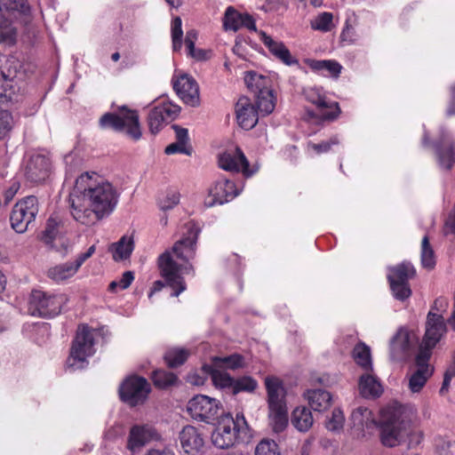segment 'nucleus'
<instances>
[{
	"label": "nucleus",
	"mask_w": 455,
	"mask_h": 455,
	"mask_svg": "<svg viewBox=\"0 0 455 455\" xmlns=\"http://www.w3.org/2000/svg\"><path fill=\"white\" fill-rule=\"evenodd\" d=\"M118 198L110 182L96 172H84L76 179L69 195L71 214L81 224L92 226L114 212Z\"/></svg>",
	"instance_id": "f257e3e1"
},
{
	"label": "nucleus",
	"mask_w": 455,
	"mask_h": 455,
	"mask_svg": "<svg viewBox=\"0 0 455 455\" xmlns=\"http://www.w3.org/2000/svg\"><path fill=\"white\" fill-rule=\"evenodd\" d=\"M187 234L172 247L171 251H165L158 258V266L163 281H156L148 294L151 298L155 292L162 290L166 284L172 289L171 296L178 297L186 290V283L182 277L183 273L193 271V266L189 260L193 259L196 252V243L200 228L195 222L186 224Z\"/></svg>",
	"instance_id": "f03ea898"
},
{
	"label": "nucleus",
	"mask_w": 455,
	"mask_h": 455,
	"mask_svg": "<svg viewBox=\"0 0 455 455\" xmlns=\"http://www.w3.org/2000/svg\"><path fill=\"white\" fill-rule=\"evenodd\" d=\"M411 422L404 407L395 403L381 411L379 422L380 441L384 446L395 447L411 435Z\"/></svg>",
	"instance_id": "7ed1b4c3"
},
{
	"label": "nucleus",
	"mask_w": 455,
	"mask_h": 455,
	"mask_svg": "<svg viewBox=\"0 0 455 455\" xmlns=\"http://www.w3.org/2000/svg\"><path fill=\"white\" fill-rule=\"evenodd\" d=\"M250 436L249 426L243 414H236L233 419L230 414L221 417L216 429L212 434V443L220 449L232 447L237 440Z\"/></svg>",
	"instance_id": "20e7f679"
},
{
	"label": "nucleus",
	"mask_w": 455,
	"mask_h": 455,
	"mask_svg": "<svg viewBox=\"0 0 455 455\" xmlns=\"http://www.w3.org/2000/svg\"><path fill=\"white\" fill-rule=\"evenodd\" d=\"M101 129H111L123 132L133 140H139L141 136L139 115L136 110L122 106L117 113H105L99 121Z\"/></svg>",
	"instance_id": "39448f33"
},
{
	"label": "nucleus",
	"mask_w": 455,
	"mask_h": 455,
	"mask_svg": "<svg viewBox=\"0 0 455 455\" xmlns=\"http://www.w3.org/2000/svg\"><path fill=\"white\" fill-rule=\"evenodd\" d=\"M94 332L87 325L77 328L76 337L70 347L67 366L72 371L84 369L88 365V358L95 353Z\"/></svg>",
	"instance_id": "423d86ee"
},
{
	"label": "nucleus",
	"mask_w": 455,
	"mask_h": 455,
	"mask_svg": "<svg viewBox=\"0 0 455 455\" xmlns=\"http://www.w3.org/2000/svg\"><path fill=\"white\" fill-rule=\"evenodd\" d=\"M63 294H52L43 291H33L28 310L34 316L52 318L58 315L66 303Z\"/></svg>",
	"instance_id": "0eeeda50"
},
{
	"label": "nucleus",
	"mask_w": 455,
	"mask_h": 455,
	"mask_svg": "<svg viewBox=\"0 0 455 455\" xmlns=\"http://www.w3.org/2000/svg\"><path fill=\"white\" fill-rule=\"evenodd\" d=\"M387 269V280L393 296L397 300L404 301L411 295L409 280L416 274L414 267L410 262H403Z\"/></svg>",
	"instance_id": "6e6552de"
},
{
	"label": "nucleus",
	"mask_w": 455,
	"mask_h": 455,
	"mask_svg": "<svg viewBox=\"0 0 455 455\" xmlns=\"http://www.w3.org/2000/svg\"><path fill=\"white\" fill-rule=\"evenodd\" d=\"M39 212L38 200L34 196H28L17 202L10 216L12 228L19 234L25 233L32 224Z\"/></svg>",
	"instance_id": "1a4fd4ad"
},
{
	"label": "nucleus",
	"mask_w": 455,
	"mask_h": 455,
	"mask_svg": "<svg viewBox=\"0 0 455 455\" xmlns=\"http://www.w3.org/2000/svg\"><path fill=\"white\" fill-rule=\"evenodd\" d=\"M150 391L151 386L145 378L132 375L120 385L119 395L123 402L134 407L144 403Z\"/></svg>",
	"instance_id": "9d476101"
},
{
	"label": "nucleus",
	"mask_w": 455,
	"mask_h": 455,
	"mask_svg": "<svg viewBox=\"0 0 455 455\" xmlns=\"http://www.w3.org/2000/svg\"><path fill=\"white\" fill-rule=\"evenodd\" d=\"M446 324L441 315L429 312L427 316L426 331L418 354L431 357L432 349L446 333Z\"/></svg>",
	"instance_id": "9b49d317"
},
{
	"label": "nucleus",
	"mask_w": 455,
	"mask_h": 455,
	"mask_svg": "<svg viewBox=\"0 0 455 455\" xmlns=\"http://www.w3.org/2000/svg\"><path fill=\"white\" fill-rule=\"evenodd\" d=\"M220 403L214 398L198 395L189 400L188 411L195 419L212 423L218 418Z\"/></svg>",
	"instance_id": "f8f14e48"
},
{
	"label": "nucleus",
	"mask_w": 455,
	"mask_h": 455,
	"mask_svg": "<svg viewBox=\"0 0 455 455\" xmlns=\"http://www.w3.org/2000/svg\"><path fill=\"white\" fill-rule=\"evenodd\" d=\"M303 94L305 99L314 104L318 113L315 114L311 110H307L309 117L319 116L323 120H334L340 113L338 102H331L326 100V97L321 92L320 89L309 87L304 90Z\"/></svg>",
	"instance_id": "ddd939ff"
},
{
	"label": "nucleus",
	"mask_w": 455,
	"mask_h": 455,
	"mask_svg": "<svg viewBox=\"0 0 455 455\" xmlns=\"http://www.w3.org/2000/svg\"><path fill=\"white\" fill-rule=\"evenodd\" d=\"M241 190L238 189L234 181L221 178L218 180L213 187L209 189V196L205 199L206 207H212L216 204H224L235 198Z\"/></svg>",
	"instance_id": "4468645a"
},
{
	"label": "nucleus",
	"mask_w": 455,
	"mask_h": 455,
	"mask_svg": "<svg viewBox=\"0 0 455 455\" xmlns=\"http://www.w3.org/2000/svg\"><path fill=\"white\" fill-rule=\"evenodd\" d=\"M51 171L52 161L47 155L33 154L25 166V176L32 183H41L50 176Z\"/></svg>",
	"instance_id": "2eb2a0df"
},
{
	"label": "nucleus",
	"mask_w": 455,
	"mask_h": 455,
	"mask_svg": "<svg viewBox=\"0 0 455 455\" xmlns=\"http://www.w3.org/2000/svg\"><path fill=\"white\" fill-rule=\"evenodd\" d=\"M219 166L228 172H242L245 177H251L257 170H251L249 161L239 148L227 151L219 156Z\"/></svg>",
	"instance_id": "dca6fc26"
},
{
	"label": "nucleus",
	"mask_w": 455,
	"mask_h": 455,
	"mask_svg": "<svg viewBox=\"0 0 455 455\" xmlns=\"http://www.w3.org/2000/svg\"><path fill=\"white\" fill-rule=\"evenodd\" d=\"M60 225V220L56 217L51 216L47 220L41 240L51 249L55 250L60 252L62 257H65L69 251L70 245L65 239L58 236Z\"/></svg>",
	"instance_id": "f3484780"
},
{
	"label": "nucleus",
	"mask_w": 455,
	"mask_h": 455,
	"mask_svg": "<svg viewBox=\"0 0 455 455\" xmlns=\"http://www.w3.org/2000/svg\"><path fill=\"white\" fill-rule=\"evenodd\" d=\"M430 357L423 354H418L415 358L416 369L409 377V388L411 392H419L432 376L434 369L429 365Z\"/></svg>",
	"instance_id": "a211bd4d"
},
{
	"label": "nucleus",
	"mask_w": 455,
	"mask_h": 455,
	"mask_svg": "<svg viewBox=\"0 0 455 455\" xmlns=\"http://www.w3.org/2000/svg\"><path fill=\"white\" fill-rule=\"evenodd\" d=\"M172 83L176 93L186 104L191 107L199 105V87L193 77L183 75Z\"/></svg>",
	"instance_id": "6ab92c4d"
},
{
	"label": "nucleus",
	"mask_w": 455,
	"mask_h": 455,
	"mask_svg": "<svg viewBox=\"0 0 455 455\" xmlns=\"http://www.w3.org/2000/svg\"><path fill=\"white\" fill-rule=\"evenodd\" d=\"M259 35L264 45L276 59L287 66L299 64V60L291 54V52L283 42L274 40L264 31H260Z\"/></svg>",
	"instance_id": "aec40b11"
},
{
	"label": "nucleus",
	"mask_w": 455,
	"mask_h": 455,
	"mask_svg": "<svg viewBox=\"0 0 455 455\" xmlns=\"http://www.w3.org/2000/svg\"><path fill=\"white\" fill-rule=\"evenodd\" d=\"M235 114L239 125L246 130L253 128L258 123V111L247 97L238 100Z\"/></svg>",
	"instance_id": "412c9836"
},
{
	"label": "nucleus",
	"mask_w": 455,
	"mask_h": 455,
	"mask_svg": "<svg viewBox=\"0 0 455 455\" xmlns=\"http://www.w3.org/2000/svg\"><path fill=\"white\" fill-rule=\"evenodd\" d=\"M155 430L148 426H133L129 434L127 447L136 451L149 443L155 436Z\"/></svg>",
	"instance_id": "4be33fe9"
},
{
	"label": "nucleus",
	"mask_w": 455,
	"mask_h": 455,
	"mask_svg": "<svg viewBox=\"0 0 455 455\" xmlns=\"http://www.w3.org/2000/svg\"><path fill=\"white\" fill-rule=\"evenodd\" d=\"M265 385L267 392L268 408L285 407V389L282 382L275 377H267Z\"/></svg>",
	"instance_id": "5701e85b"
},
{
	"label": "nucleus",
	"mask_w": 455,
	"mask_h": 455,
	"mask_svg": "<svg viewBox=\"0 0 455 455\" xmlns=\"http://www.w3.org/2000/svg\"><path fill=\"white\" fill-rule=\"evenodd\" d=\"M182 449L186 453L199 451L204 446V439L198 430L192 426H186L180 433Z\"/></svg>",
	"instance_id": "b1692460"
},
{
	"label": "nucleus",
	"mask_w": 455,
	"mask_h": 455,
	"mask_svg": "<svg viewBox=\"0 0 455 455\" xmlns=\"http://www.w3.org/2000/svg\"><path fill=\"white\" fill-rule=\"evenodd\" d=\"M411 347L410 333L401 328L390 341V354L394 360L403 358Z\"/></svg>",
	"instance_id": "393cba45"
},
{
	"label": "nucleus",
	"mask_w": 455,
	"mask_h": 455,
	"mask_svg": "<svg viewBox=\"0 0 455 455\" xmlns=\"http://www.w3.org/2000/svg\"><path fill=\"white\" fill-rule=\"evenodd\" d=\"M435 154L440 168L451 170L455 163V145L451 140L435 145Z\"/></svg>",
	"instance_id": "a878e982"
},
{
	"label": "nucleus",
	"mask_w": 455,
	"mask_h": 455,
	"mask_svg": "<svg viewBox=\"0 0 455 455\" xmlns=\"http://www.w3.org/2000/svg\"><path fill=\"white\" fill-rule=\"evenodd\" d=\"M203 371L208 373L215 387L220 388H228L232 393L235 378L231 377L229 373L224 370L216 368L213 365H204Z\"/></svg>",
	"instance_id": "bb28decb"
},
{
	"label": "nucleus",
	"mask_w": 455,
	"mask_h": 455,
	"mask_svg": "<svg viewBox=\"0 0 455 455\" xmlns=\"http://www.w3.org/2000/svg\"><path fill=\"white\" fill-rule=\"evenodd\" d=\"M80 268L76 260L75 262H66L50 267L47 271V276L55 281L61 282L72 277Z\"/></svg>",
	"instance_id": "cd10ccee"
},
{
	"label": "nucleus",
	"mask_w": 455,
	"mask_h": 455,
	"mask_svg": "<svg viewBox=\"0 0 455 455\" xmlns=\"http://www.w3.org/2000/svg\"><path fill=\"white\" fill-rule=\"evenodd\" d=\"M291 422L299 432H307L313 426L314 419L310 409L302 406L297 407L291 414Z\"/></svg>",
	"instance_id": "c85d7f7f"
},
{
	"label": "nucleus",
	"mask_w": 455,
	"mask_h": 455,
	"mask_svg": "<svg viewBox=\"0 0 455 455\" xmlns=\"http://www.w3.org/2000/svg\"><path fill=\"white\" fill-rule=\"evenodd\" d=\"M359 392L364 398H375L382 394V387L372 375L365 374L359 379Z\"/></svg>",
	"instance_id": "c756f323"
},
{
	"label": "nucleus",
	"mask_w": 455,
	"mask_h": 455,
	"mask_svg": "<svg viewBox=\"0 0 455 455\" xmlns=\"http://www.w3.org/2000/svg\"><path fill=\"white\" fill-rule=\"evenodd\" d=\"M244 82L249 90L253 92L255 95L261 93L263 91L270 90V78L255 71L246 72Z\"/></svg>",
	"instance_id": "7c9ffc66"
},
{
	"label": "nucleus",
	"mask_w": 455,
	"mask_h": 455,
	"mask_svg": "<svg viewBox=\"0 0 455 455\" xmlns=\"http://www.w3.org/2000/svg\"><path fill=\"white\" fill-rule=\"evenodd\" d=\"M307 400L314 411H322L330 407L331 395L328 391L314 389L307 392Z\"/></svg>",
	"instance_id": "2f4dec72"
},
{
	"label": "nucleus",
	"mask_w": 455,
	"mask_h": 455,
	"mask_svg": "<svg viewBox=\"0 0 455 455\" xmlns=\"http://www.w3.org/2000/svg\"><path fill=\"white\" fill-rule=\"evenodd\" d=\"M18 31L13 23L0 13V44L12 46L17 41Z\"/></svg>",
	"instance_id": "473e14b6"
},
{
	"label": "nucleus",
	"mask_w": 455,
	"mask_h": 455,
	"mask_svg": "<svg viewBox=\"0 0 455 455\" xmlns=\"http://www.w3.org/2000/svg\"><path fill=\"white\" fill-rule=\"evenodd\" d=\"M269 425L275 433L283 432L288 426V410L285 407L268 408Z\"/></svg>",
	"instance_id": "72a5a7b5"
},
{
	"label": "nucleus",
	"mask_w": 455,
	"mask_h": 455,
	"mask_svg": "<svg viewBox=\"0 0 455 455\" xmlns=\"http://www.w3.org/2000/svg\"><path fill=\"white\" fill-rule=\"evenodd\" d=\"M0 12L28 17L30 14V6L26 0H0Z\"/></svg>",
	"instance_id": "f704fd0d"
},
{
	"label": "nucleus",
	"mask_w": 455,
	"mask_h": 455,
	"mask_svg": "<svg viewBox=\"0 0 455 455\" xmlns=\"http://www.w3.org/2000/svg\"><path fill=\"white\" fill-rule=\"evenodd\" d=\"M310 68L314 71L321 72L323 75H330L338 77L341 72L342 66L332 60H310L308 62Z\"/></svg>",
	"instance_id": "c9c22d12"
},
{
	"label": "nucleus",
	"mask_w": 455,
	"mask_h": 455,
	"mask_svg": "<svg viewBox=\"0 0 455 455\" xmlns=\"http://www.w3.org/2000/svg\"><path fill=\"white\" fill-rule=\"evenodd\" d=\"M351 420L353 427L358 429L370 427L375 424L371 411L366 407H358L352 411Z\"/></svg>",
	"instance_id": "e433bc0d"
},
{
	"label": "nucleus",
	"mask_w": 455,
	"mask_h": 455,
	"mask_svg": "<svg viewBox=\"0 0 455 455\" xmlns=\"http://www.w3.org/2000/svg\"><path fill=\"white\" fill-rule=\"evenodd\" d=\"M214 367L222 370L235 371L245 366L244 357L238 354H233L225 357H215L213 359Z\"/></svg>",
	"instance_id": "4c0bfd02"
},
{
	"label": "nucleus",
	"mask_w": 455,
	"mask_h": 455,
	"mask_svg": "<svg viewBox=\"0 0 455 455\" xmlns=\"http://www.w3.org/2000/svg\"><path fill=\"white\" fill-rule=\"evenodd\" d=\"M133 248V240L131 237L123 236L117 243L111 245L114 259L122 260L129 258Z\"/></svg>",
	"instance_id": "58836bf2"
},
{
	"label": "nucleus",
	"mask_w": 455,
	"mask_h": 455,
	"mask_svg": "<svg viewBox=\"0 0 455 455\" xmlns=\"http://www.w3.org/2000/svg\"><path fill=\"white\" fill-rule=\"evenodd\" d=\"M255 96L258 111L262 116H267L274 111L275 100L271 89L268 91H263L261 93Z\"/></svg>",
	"instance_id": "ea45409f"
},
{
	"label": "nucleus",
	"mask_w": 455,
	"mask_h": 455,
	"mask_svg": "<svg viewBox=\"0 0 455 455\" xmlns=\"http://www.w3.org/2000/svg\"><path fill=\"white\" fill-rule=\"evenodd\" d=\"M353 357L355 363L364 370H371L372 363L370 347L360 342L353 349Z\"/></svg>",
	"instance_id": "a19ab883"
},
{
	"label": "nucleus",
	"mask_w": 455,
	"mask_h": 455,
	"mask_svg": "<svg viewBox=\"0 0 455 455\" xmlns=\"http://www.w3.org/2000/svg\"><path fill=\"white\" fill-rule=\"evenodd\" d=\"M0 105L12 100V84L10 83L15 77V72L8 70L6 73L4 70L0 71Z\"/></svg>",
	"instance_id": "79ce46f5"
},
{
	"label": "nucleus",
	"mask_w": 455,
	"mask_h": 455,
	"mask_svg": "<svg viewBox=\"0 0 455 455\" xmlns=\"http://www.w3.org/2000/svg\"><path fill=\"white\" fill-rule=\"evenodd\" d=\"M258 381L251 376H242L234 380L232 389L233 395H237L241 392L253 393L258 388Z\"/></svg>",
	"instance_id": "37998d69"
},
{
	"label": "nucleus",
	"mask_w": 455,
	"mask_h": 455,
	"mask_svg": "<svg viewBox=\"0 0 455 455\" xmlns=\"http://www.w3.org/2000/svg\"><path fill=\"white\" fill-rule=\"evenodd\" d=\"M188 355V351L185 348H171L165 353L164 360L170 368H175L183 364Z\"/></svg>",
	"instance_id": "c03bdc74"
},
{
	"label": "nucleus",
	"mask_w": 455,
	"mask_h": 455,
	"mask_svg": "<svg viewBox=\"0 0 455 455\" xmlns=\"http://www.w3.org/2000/svg\"><path fill=\"white\" fill-rule=\"evenodd\" d=\"M168 122L160 105L152 108L148 114V123L151 133H157L164 123Z\"/></svg>",
	"instance_id": "a18cd8bd"
},
{
	"label": "nucleus",
	"mask_w": 455,
	"mask_h": 455,
	"mask_svg": "<svg viewBox=\"0 0 455 455\" xmlns=\"http://www.w3.org/2000/svg\"><path fill=\"white\" fill-rule=\"evenodd\" d=\"M178 380L177 376L170 371L156 370L152 373V381L159 388H166Z\"/></svg>",
	"instance_id": "49530a36"
},
{
	"label": "nucleus",
	"mask_w": 455,
	"mask_h": 455,
	"mask_svg": "<svg viewBox=\"0 0 455 455\" xmlns=\"http://www.w3.org/2000/svg\"><path fill=\"white\" fill-rule=\"evenodd\" d=\"M241 14L242 13L236 12L233 7H228L223 20V26L225 29L234 31L238 30L243 25Z\"/></svg>",
	"instance_id": "de8ad7c7"
},
{
	"label": "nucleus",
	"mask_w": 455,
	"mask_h": 455,
	"mask_svg": "<svg viewBox=\"0 0 455 455\" xmlns=\"http://www.w3.org/2000/svg\"><path fill=\"white\" fill-rule=\"evenodd\" d=\"M172 49L174 52H179L182 47V20L180 17H175L172 21L171 26Z\"/></svg>",
	"instance_id": "09e8293b"
},
{
	"label": "nucleus",
	"mask_w": 455,
	"mask_h": 455,
	"mask_svg": "<svg viewBox=\"0 0 455 455\" xmlns=\"http://www.w3.org/2000/svg\"><path fill=\"white\" fill-rule=\"evenodd\" d=\"M421 263L426 268H433L435 261L434 258V251L429 244V239L425 235L421 242Z\"/></svg>",
	"instance_id": "8fccbe9b"
},
{
	"label": "nucleus",
	"mask_w": 455,
	"mask_h": 455,
	"mask_svg": "<svg viewBox=\"0 0 455 455\" xmlns=\"http://www.w3.org/2000/svg\"><path fill=\"white\" fill-rule=\"evenodd\" d=\"M333 16L331 12H324L311 21V27L315 30L327 32L331 29Z\"/></svg>",
	"instance_id": "3c124183"
},
{
	"label": "nucleus",
	"mask_w": 455,
	"mask_h": 455,
	"mask_svg": "<svg viewBox=\"0 0 455 455\" xmlns=\"http://www.w3.org/2000/svg\"><path fill=\"white\" fill-rule=\"evenodd\" d=\"M345 417L343 411L339 408L333 410L331 417L326 421V428L330 431H339L343 428Z\"/></svg>",
	"instance_id": "603ef678"
},
{
	"label": "nucleus",
	"mask_w": 455,
	"mask_h": 455,
	"mask_svg": "<svg viewBox=\"0 0 455 455\" xmlns=\"http://www.w3.org/2000/svg\"><path fill=\"white\" fill-rule=\"evenodd\" d=\"M255 455H279L278 446L273 440H262L256 446Z\"/></svg>",
	"instance_id": "864d4df0"
},
{
	"label": "nucleus",
	"mask_w": 455,
	"mask_h": 455,
	"mask_svg": "<svg viewBox=\"0 0 455 455\" xmlns=\"http://www.w3.org/2000/svg\"><path fill=\"white\" fill-rule=\"evenodd\" d=\"M13 118L7 110L0 109V140L12 129Z\"/></svg>",
	"instance_id": "5fc2aeb1"
},
{
	"label": "nucleus",
	"mask_w": 455,
	"mask_h": 455,
	"mask_svg": "<svg viewBox=\"0 0 455 455\" xmlns=\"http://www.w3.org/2000/svg\"><path fill=\"white\" fill-rule=\"evenodd\" d=\"M67 174L72 175L82 166L83 160L76 153L70 152L64 156Z\"/></svg>",
	"instance_id": "6e6d98bb"
},
{
	"label": "nucleus",
	"mask_w": 455,
	"mask_h": 455,
	"mask_svg": "<svg viewBox=\"0 0 455 455\" xmlns=\"http://www.w3.org/2000/svg\"><path fill=\"white\" fill-rule=\"evenodd\" d=\"M435 445L437 455H455V442L439 438Z\"/></svg>",
	"instance_id": "4d7b16f0"
},
{
	"label": "nucleus",
	"mask_w": 455,
	"mask_h": 455,
	"mask_svg": "<svg viewBox=\"0 0 455 455\" xmlns=\"http://www.w3.org/2000/svg\"><path fill=\"white\" fill-rule=\"evenodd\" d=\"M453 377H455V349L453 352V363L451 364L444 372L443 381L439 391L441 395H444L448 392L451 380Z\"/></svg>",
	"instance_id": "13d9d810"
},
{
	"label": "nucleus",
	"mask_w": 455,
	"mask_h": 455,
	"mask_svg": "<svg viewBox=\"0 0 455 455\" xmlns=\"http://www.w3.org/2000/svg\"><path fill=\"white\" fill-rule=\"evenodd\" d=\"M164 152L167 155L181 153L187 156H190L192 154V148L189 145H185L176 141L174 143L168 145L165 148Z\"/></svg>",
	"instance_id": "bf43d9fd"
},
{
	"label": "nucleus",
	"mask_w": 455,
	"mask_h": 455,
	"mask_svg": "<svg viewBox=\"0 0 455 455\" xmlns=\"http://www.w3.org/2000/svg\"><path fill=\"white\" fill-rule=\"evenodd\" d=\"M339 144L338 138L332 137L328 141H323L321 143H309L308 147L311 148L317 154L326 153L328 152L332 145Z\"/></svg>",
	"instance_id": "052dcab7"
},
{
	"label": "nucleus",
	"mask_w": 455,
	"mask_h": 455,
	"mask_svg": "<svg viewBox=\"0 0 455 455\" xmlns=\"http://www.w3.org/2000/svg\"><path fill=\"white\" fill-rule=\"evenodd\" d=\"M180 202V195L172 193L166 196L165 199L159 201V207L163 211L172 209Z\"/></svg>",
	"instance_id": "680f3d73"
},
{
	"label": "nucleus",
	"mask_w": 455,
	"mask_h": 455,
	"mask_svg": "<svg viewBox=\"0 0 455 455\" xmlns=\"http://www.w3.org/2000/svg\"><path fill=\"white\" fill-rule=\"evenodd\" d=\"M167 121L173 120L180 113V108L178 105L164 102L160 104Z\"/></svg>",
	"instance_id": "e2e57ef3"
},
{
	"label": "nucleus",
	"mask_w": 455,
	"mask_h": 455,
	"mask_svg": "<svg viewBox=\"0 0 455 455\" xmlns=\"http://www.w3.org/2000/svg\"><path fill=\"white\" fill-rule=\"evenodd\" d=\"M340 39L342 42L350 45L355 44V29L348 24V21L346 22V25L341 31Z\"/></svg>",
	"instance_id": "0e129e2a"
},
{
	"label": "nucleus",
	"mask_w": 455,
	"mask_h": 455,
	"mask_svg": "<svg viewBox=\"0 0 455 455\" xmlns=\"http://www.w3.org/2000/svg\"><path fill=\"white\" fill-rule=\"evenodd\" d=\"M172 128L175 131L176 141L188 145L189 137L188 129L180 127L176 124L172 125Z\"/></svg>",
	"instance_id": "69168bd1"
},
{
	"label": "nucleus",
	"mask_w": 455,
	"mask_h": 455,
	"mask_svg": "<svg viewBox=\"0 0 455 455\" xmlns=\"http://www.w3.org/2000/svg\"><path fill=\"white\" fill-rule=\"evenodd\" d=\"M198 33L196 29L188 30L185 37V44L188 48V51H193L194 46L196 44V41L197 40Z\"/></svg>",
	"instance_id": "338daca9"
},
{
	"label": "nucleus",
	"mask_w": 455,
	"mask_h": 455,
	"mask_svg": "<svg viewBox=\"0 0 455 455\" xmlns=\"http://www.w3.org/2000/svg\"><path fill=\"white\" fill-rule=\"evenodd\" d=\"M134 280V275L132 271H126L123 274L119 282V287L123 290L127 289L132 281Z\"/></svg>",
	"instance_id": "774afa93"
}]
</instances>
